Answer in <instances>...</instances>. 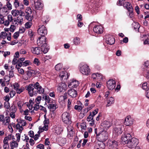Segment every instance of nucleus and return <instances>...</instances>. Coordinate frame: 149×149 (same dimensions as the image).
I'll return each instance as SVG.
<instances>
[{
	"mask_svg": "<svg viewBox=\"0 0 149 149\" xmlns=\"http://www.w3.org/2000/svg\"><path fill=\"white\" fill-rule=\"evenodd\" d=\"M37 41L38 45L41 47L43 53L44 54L47 53L49 50V49L47 47L46 37L44 36L40 37Z\"/></svg>",
	"mask_w": 149,
	"mask_h": 149,
	"instance_id": "f257e3e1",
	"label": "nucleus"
},
{
	"mask_svg": "<svg viewBox=\"0 0 149 149\" xmlns=\"http://www.w3.org/2000/svg\"><path fill=\"white\" fill-rule=\"evenodd\" d=\"M80 71L84 75L88 76L90 74L91 70L89 66L86 64L81 65L80 67Z\"/></svg>",
	"mask_w": 149,
	"mask_h": 149,
	"instance_id": "f03ea898",
	"label": "nucleus"
},
{
	"mask_svg": "<svg viewBox=\"0 0 149 149\" xmlns=\"http://www.w3.org/2000/svg\"><path fill=\"white\" fill-rule=\"evenodd\" d=\"M61 118L65 124H69L71 122L70 115L69 113L65 112L62 113Z\"/></svg>",
	"mask_w": 149,
	"mask_h": 149,
	"instance_id": "7ed1b4c3",
	"label": "nucleus"
},
{
	"mask_svg": "<svg viewBox=\"0 0 149 149\" xmlns=\"http://www.w3.org/2000/svg\"><path fill=\"white\" fill-rule=\"evenodd\" d=\"M124 126L122 124L116 125L114 127L113 133L116 135L121 134L123 132L122 129Z\"/></svg>",
	"mask_w": 149,
	"mask_h": 149,
	"instance_id": "20e7f679",
	"label": "nucleus"
},
{
	"mask_svg": "<svg viewBox=\"0 0 149 149\" xmlns=\"http://www.w3.org/2000/svg\"><path fill=\"white\" fill-rule=\"evenodd\" d=\"M137 139L135 138H131L127 143V146L129 148H132L136 146L138 143Z\"/></svg>",
	"mask_w": 149,
	"mask_h": 149,
	"instance_id": "39448f33",
	"label": "nucleus"
},
{
	"mask_svg": "<svg viewBox=\"0 0 149 149\" xmlns=\"http://www.w3.org/2000/svg\"><path fill=\"white\" fill-rule=\"evenodd\" d=\"M108 135V133L105 130L102 131L97 135L99 136V141L101 142L105 141L107 139Z\"/></svg>",
	"mask_w": 149,
	"mask_h": 149,
	"instance_id": "423d86ee",
	"label": "nucleus"
},
{
	"mask_svg": "<svg viewBox=\"0 0 149 149\" xmlns=\"http://www.w3.org/2000/svg\"><path fill=\"white\" fill-rule=\"evenodd\" d=\"M26 124V123L25 120L20 119L16 126V129L20 133H21L23 129L22 126H25Z\"/></svg>",
	"mask_w": 149,
	"mask_h": 149,
	"instance_id": "0eeeda50",
	"label": "nucleus"
},
{
	"mask_svg": "<svg viewBox=\"0 0 149 149\" xmlns=\"http://www.w3.org/2000/svg\"><path fill=\"white\" fill-rule=\"evenodd\" d=\"M35 88V84L34 85L32 84H29L28 86H26V88L28 91L30 96L31 97L34 95Z\"/></svg>",
	"mask_w": 149,
	"mask_h": 149,
	"instance_id": "6e6552de",
	"label": "nucleus"
},
{
	"mask_svg": "<svg viewBox=\"0 0 149 149\" xmlns=\"http://www.w3.org/2000/svg\"><path fill=\"white\" fill-rule=\"evenodd\" d=\"M35 87L36 88L35 89L34 95H36L38 93L39 94H41L44 93V88L40 85L38 82H36L35 83Z\"/></svg>",
	"mask_w": 149,
	"mask_h": 149,
	"instance_id": "1a4fd4ad",
	"label": "nucleus"
},
{
	"mask_svg": "<svg viewBox=\"0 0 149 149\" xmlns=\"http://www.w3.org/2000/svg\"><path fill=\"white\" fill-rule=\"evenodd\" d=\"M116 86L115 81L113 79H109L107 82V86L110 90L114 89Z\"/></svg>",
	"mask_w": 149,
	"mask_h": 149,
	"instance_id": "9d476101",
	"label": "nucleus"
},
{
	"mask_svg": "<svg viewBox=\"0 0 149 149\" xmlns=\"http://www.w3.org/2000/svg\"><path fill=\"white\" fill-rule=\"evenodd\" d=\"M38 30V33L40 36H44L47 33V31L46 27L43 25L40 26Z\"/></svg>",
	"mask_w": 149,
	"mask_h": 149,
	"instance_id": "9b49d317",
	"label": "nucleus"
},
{
	"mask_svg": "<svg viewBox=\"0 0 149 149\" xmlns=\"http://www.w3.org/2000/svg\"><path fill=\"white\" fill-rule=\"evenodd\" d=\"M123 6L126 8L128 11L129 12L130 15L131 16L130 17H132L133 16V9L130 3L128 2H124L123 4Z\"/></svg>",
	"mask_w": 149,
	"mask_h": 149,
	"instance_id": "f8f14e48",
	"label": "nucleus"
},
{
	"mask_svg": "<svg viewBox=\"0 0 149 149\" xmlns=\"http://www.w3.org/2000/svg\"><path fill=\"white\" fill-rule=\"evenodd\" d=\"M131 135L130 134H125L122 136V143L124 144H127L129 140L131 139Z\"/></svg>",
	"mask_w": 149,
	"mask_h": 149,
	"instance_id": "ddd939ff",
	"label": "nucleus"
},
{
	"mask_svg": "<svg viewBox=\"0 0 149 149\" xmlns=\"http://www.w3.org/2000/svg\"><path fill=\"white\" fill-rule=\"evenodd\" d=\"M67 89V85L64 83H61L57 86V90L59 93L63 92Z\"/></svg>",
	"mask_w": 149,
	"mask_h": 149,
	"instance_id": "4468645a",
	"label": "nucleus"
},
{
	"mask_svg": "<svg viewBox=\"0 0 149 149\" xmlns=\"http://www.w3.org/2000/svg\"><path fill=\"white\" fill-rule=\"evenodd\" d=\"M34 7L36 10L41 9L43 7V4L41 0H34Z\"/></svg>",
	"mask_w": 149,
	"mask_h": 149,
	"instance_id": "2eb2a0df",
	"label": "nucleus"
},
{
	"mask_svg": "<svg viewBox=\"0 0 149 149\" xmlns=\"http://www.w3.org/2000/svg\"><path fill=\"white\" fill-rule=\"evenodd\" d=\"M13 6L16 9L19 8L20 10H22L24 8L23 4L20 3L18 0H15L13 2Z\"/></svg>",
	"mask_w": 149,
	"mask_h": 149,
	"instance_id": "dca6fc26",
	"label": "nucleus"
},
{
	"mask_svg": "<svg viewBox=\"0 0 149 149\" xmlns=\"http://www.w3.org/2000/svg\"><path fill=\"white\" fill-rule=\"evenodd\" d=\"M112 123L110 121L105 120L101 124L102 128L104 130H107L112 125Z\"/></svg>",
	"mask_w": 149,
	"mask_h": 149,
	"instance_id": "f3484780",
	"label": "nucleus"
},
{
	"mask_svg": "<svg viewBox=\"0 0 149 149\" xmlns=\"http://www.w3.org/2000/svg\"><path fill=\"white\" fill-rule=\"evenodd\" d=\"M31 51L34 54L39 55L42 53V51L40 47H33L31 48Z\"/></svg>",
	"mask_w": 149,
	"mask_h": 149,
	"instance_id": "a211bd4d",
	"label": "nucleus"
},
{
	"mask_svg": "<svg viewBox=\"0 0 149 149\" xmlns=\"http://www.w3.org/2000/svg\"><path fill=\"white\" fill-rule=\"evenodd\" d=\"M133 121V119L131 118V116H128L125 119L124 124L126 126H129L132 124Z\"/></svg>",
	"mask_w": 149,
	"mask_h": 149,
	"instance_id": "6ab92c4d",
	"label": "nucleus"
},
{
	"mask_svg": "<svg viewBox=\"0 0 149 149\" xmlns=\"http://www.w3.org/2000/svg\"><path fill=\"white\" fill-rule=\"evenodd\" d=\"M93 30L94 32L97 34H100L103 32V28L101 25H97L94 27Z\"/></svg>",
	"mask_w": 149,
	"mask_h": 149,
	"instance_id": "aec40b11",
	"label": "nucleus"
},
{
	"mask_svg": "<svg viewBox=\"0 0 149 149\" xmlns=\"http://www.w3.org/2000/svg\"><path fill=\"white\" fill-rule=\"evenodd\" d=\"M79 85L78 81L72 79L69 81L68 86L70 88H74L76 87Z\"/></svg>",
	"mask_w": 149,
	"mask_h": 149,
	"instance_id": "412c9836",
	"label": "nucleus"
},
{
	"mask_svg": "<svg viewBox=\"0 0 149 149\" xmlns=\"http://www.w3.org/2000/svg\"><path fill=\"white\" fill-rule=\"evenodd\" d=\"M69 76V74H68L65 72H60L59 74V76L61 77V79L63 80V81H64L65 80L67 79H68Z\"/></svg>",
	"mask_w": 149,
	"mask_h": 149,
	"instance_id": "4be33fe9",
	"label": "nucleus"
},
{
	"mask_svg": "<svg viewBox=\"0 0 149 149\" xmlns=\"http://www.w3.org/2000/svg\"><path fill=\"white\" fill-rule=\"evenodd\" d=\"M106 42L110 45L113 44L115 42L114 38L112 36H109L106 38Z\"/></svg>",
	"mask_w": 149,
	"mask_h": 149,
	"instance_id": "5701e85b",
	"label": "nucleus"
},
{
	"mask_svg": "<svg viewBox=\"0 0 149 149\" xmlns=\"http://www.w3.org/2000/svg\"><path fill=\"white\" fill-rule=\"evenodd\" d=\"M50 103L47 105L48 108L50 111H54L57 108L56 104L53 102Z\"/></svg>",
	"mask_w": 149,
	"mask_h": 149,
	"instance_id": "b1692460",
	"label": "nucleus"
},
{
	"mask_svg": "<svg viewBox=\"0 0 149 149\" xmlns=\"http://www.w3.org/2000/svg\"><path fill=\"white\" fill-rule=\"evenodd\" d=\"M68 93L71 97H76L77 93L76 90L71 89L68 91Z\"/></svg>",
	"mask_w": 149,
	"mask_h": 149,
	"instance_id": "393cba45",
	"label": "nucleus"
},
{
	"mask_svg": "<svg viewBox=\"0 0 149 149\" xmlns=\"http://www.w3.org/2000/svg\"><path fill=\"white\" fill-rule=\"evenodd\" d=\"M8 10L6 7L3 6L0 10V14H2L4 16H6L8 13Z\"/></svg>",
	"mask_w": 149,
	"mask_h": 149,
	"instance_id": "a878e982",
	"label": "nucleus"
},
{
	"mask_svg": "<svg viewBox=\"0 0 149 149\" xmlns=\"http://www.w3.org/2000/svg\"><path fill=\"white\" fill-rule=\"evenodd\" d=\"M13 16L11 15H8L7 16V19L5 21V26H8L9 25L10 22H13Z\"/></svg>",
	"mask_w": 149,
	"mask_h": 149,
	"instance_id": "bb28decb",
	"label": "nucleus"
},
{
	"mask_svg": "<svg viewBox=\"0 0 149 149\" xmlns=\"http://www.w3.org/2000/svg\"><path fill=\"white\" fill-rule=\"evenodd\" d=\"M10 122V117L9 116L6 117L3 119V121L2 123V125H7L9 124Z\"/></svg>",
	"mask_w": 149,
	"mask_h": 149,
	"instance_id": "cd10ccee",
	"label": "nucleus"
},
{
	"mask_svg": "<svg viewBox=\"0 0 149 149\" xmlns=\"http://www.w3.org/2000/svg\"><path fill=\"white\" fill-rule=\"evenodd\" d=\"M14 76L13 72L12 71H9V76L8 75H6L4 78L5 81L6 80V78H8V79H7V81H6L7 82H8L10 80V79L11 78H12Z\"/></svg>",
	"mask_w": 149,
	"mask_h": 149,
	"instance_id": "c85d7f7f",
	"label": "nucleus"
},
{
	"mask_svg": "<svg viewBox=\"0 0 149 149\" xmlns=\"http://www.w3.org/2000/svg\"><path fill=\"white\" fill-rule=\"evenodd\" d=\"M107 106L109 107L112 104L114 103V100L112 97H110L107 100Z\"/></svg>",
	"mask_w": 149,
	"mask_h": 149,
	"instance_id": "c756f323",
	"label": "nucleus"
},
{
	"mask_svg": "<svg viewBox=\"0 0 149 149\" xmlns=\"http://www.w3.org/2000/svg\"><path fill=\"white\" fill-rule=\"evenodd\" d=\"M73 41L74 44L76 45H79L80 43V39L78 37H75L74 38Z\"/></svg>",
	"mask_w": 149,
	"mask_h": 149,
	"instance_id": "7c9ffc66",
	"label": "nucleus"
},
{
	"mask_svg": "<svg viewBox=\"0 0 149 149\" xmlns=\"http://www.w3.org/2000/svg\"><path fill=\"white\" fill-rule=\"evenodd\" d=\"M11 13L14 17L17 16L19 15V10L17 9L13 10L11 11Z\"/></svg>",
	"mask_w": 149,
	"mask_h": 149,
	"instance_id": "2f4dec72",
	"label": "nucleus"
},
{
	"mask_svg": "<svg viewBox=\"0 0 149 149\" xmlns=\"http://www.w3.org/2000/svg\"><path fill=\"white\" fill-rule=\"evenodd\" d=\"M18 145V143L15 141L10 143V146L12 149H13L14 148L17 147Z\"/></svg>",
	"mask_w": 149,
	"mask_h": 149,
	"instance_id": "473e14b6",
	"label": "nucleus"
},
{
	"mask_svg": "<svg viewBox=\"0 0 149 149\" xmlns=\"http://www.w3.org/2000/svg\"><path fill=\"white\" fill-rule=\"evenodd\" d=\"M42 98L45 100L46 102L48 103H51V99L48 96L45 95Z\"/></svg>",
	"mask_w": 149,
	"mask_h": 149,
	"instance_id": "72a5a7b5",
	"label": "nucleus"
},
{
	"mask_svg": "<svg viewBox=\"0 0 149 149\" xmlns=\"http://www.w3.org/2000/svg\"><path fill=\"white\" fill-rule=\"evenodd\" d=\"M4 16L2 14H0V24H3L5 26V23Z\"/></svg>",
	"mask_w": 149,
	"mask_h": 149,
	"instance_id": "f704fd0d",
	"label": "nucleus"
},
{
	"mask_svg": "<svg viewBox=\"0 0 149 149\" xmlns=\"http://www.w3.org/2000/svg\"><path fill=\"white\" fill-rule=\"evenodd\" d=\"M16 18L19 24L21 25L23 23V18H22V17L18 16Z\"/></svg>",
	"mask_w": 149,
	"mask_h": 149,
	"instance_id": "c9c22d12",
	"label": "nucleus"
},
{
	"mask_svg": "<svg viewBox=\"0 0 149 149\" xmlns=\"http://www.w3.org/2000/svg\"><path fill=\"white\" fill-rule=\"evenodd\" d=\"M63 67L62 64L61 63H59L56 65L55 66V69L57 71H59L61 70Z\"/></svg>",
	"mask_w": 149,
	"mask_h": 149,
	"instance_id": "e433bc0d",
	"label": "nucleus"
},
{
	"mask_svg": "<svg viewBox=\"0 0 149 149\" xmlns=\"http://www.w3.org/2000/svg\"><path fill=\"white\" fill-rule=\"evenodd\" d=\"M8 33H7L6 32L4 31H2L0 33V36L1 38L3 39H5Z\"/></svg>",
	"mask_w": 149,
	"mask_h": 149,
	"instance_id": "4c0bfd02",
	"label": "nucleus"
},
{
	"mask_svg": "<svg viewBox=\"0 0 149 149\" xmlns=\"http://www.w3.org/2000/svg\"><path fill=\"white\" fill-rule=\"evenodd\" d=\"M99 148H97V149H104L105 148V145L103 142H101L98 144Z\"/></svg>",
	"mask_w": 149,
	"mask_h": 149,
	"instance_id": "58836bf2",
	"label": "nucleus"
},
{
	"mask_svg": "<svg viewBox=\"0 0 149 149\" xmlns=\"http://www.w3.org/2000/svg\"><path fill=\"white\" fill-rule=\"evenodd\" d=\"M32 12L31 8L29 7H27L25 10V13L28 14H31Z\"/></svg>",
	"mask_w": 149,
	"mask_h": 149,
	"instance_id": "ea45409f",
	"label": "nucleus"
},
{
	"mask_svg": "<svg viewBox=\"0 0 149 149\" xmlns=\"http://www.w3.org/2000/svg\"><path fill=\"white\" fill-rule=\"evenodd\" d=\"M33 63L38 66H39L41 63L39 60L37 58H35L34 59Z\"/></svg>",
	"mask_w": 149,
	"mask_h": 149,
	"instance_id": "a19ab883",
	"label": "nucleus"
},
{
	"mask_svg": "<svg viewBox=\"0 0 149 149\" xmlns=\"http://www.w3.org/2000/svg\"><path fill=\"white\" fill-rule=\"evenodd\" d=\"M22 139L24 141H26V142H28L29 140V138L26 134H24L23 136H22Z\"/></svg>",
	"mask_w": 149,
	"mask_h": 149,
	"instance_id": "79ce46f5",
	"label": "nucleus"
},
{
	"mask_svg": "<svg viewBox=\"0 0 149 149\" xmlns=\"http://www.w3.org/2000/svg\"><path fill=\"white\" fill-rule=\"evenodd\" d=\"M80 126L82 129L85 130L86 127V123L84 122H82L80 124Z\"/></svg>",
	"mask_w": 149,
	"mask_h": 149,
	"instance_id": "37998d69",
	"label": "nucleus"
},
{
	"mask_svg": "<svg viewBox=\"0 0 149 149\" xmlns=\"http://www.w3.org/2000/svg\"><path fill=\"white\" fill-rule=\"evenodd\" d=\"M96 79L99 81H101L102 80V76L101 73H97Z\"/></svg>",
	"mask_w": 149,
	"mask_h": 149,
	"instance_id": "c03bdc74",
	"label": "nucleus"
},
{
	"mask_svg": "<svg viewBox=\"0 0 149 149\" xmlns=\"http://www.w3.org/2000/svg\"><path fill=\"white\" fill-rule=\"evenodd\" d=\"M142 87L143 89L146 90V91L149 88H148V86H147L146 83H143L142 85Z\"/></svg>",
	"mask_w": 149,
	"mask_h": 149,
	"instance_id": "a18cd8bd",
	"label": "nucleus"
},
{
	"mask_svg": "<svg viewBox=\"0 0 149 149\" xmlns=\"http://www.w3.org/2000/svg\"><path fill=\"white\" fill-rule=\"evenodd\" d=\"M32 25L31 22H26L25 24V27L27 29L30 28Z\"/></svg>",
	"mask_w": 149,
	"mask_h": 149,
	"instance_id": "49530a36",
	"label": "nucleus"
},
{
	"mask_svg": "<svg viewBox=\"0 0 149 149\" xmlns=\"http://www.w3.org/2000/svg\"><path fill=\"white\" fill-rule=\"evenodd\" d=\"M7 6L8 9L9 10H11L12 9V5L9 2V1H8L6 3V5Z\"/></svg>",
	"mask_w": 149,
	"mask_h": 149,
	"instance_id": "de8ad7c7",
	"label": "nucleus"
},
{
	"mask_svg": "<svg viewBox=\"0 0 149 149\" xmlns=\"http://www.w3.org/2000/svg\"><path fill=\"white\" fill-rule=\"evenodd\" d=\"M25 18L27 20L29 21H31L32 19V18L31 14H27L25 16Z\"/></svg>",
	"mask_w": 149,
	"mask_h": 149,
	"instance_id": "09e8293b",
	"label": "nucleus"
},
{
	"mask_svg": "<svg viewBox=\"0 0 149 149\" xmlns=\"http://www.w3.org/2000/svg\"><path fill=\"white\" fill-rule=\"evenodd\" d=\"M111 145L113 148H116L118 146L117 142L114 141H113L111 142Z\"/></svg>",
	"mask_w": 149,
	"mask_h": 149,
	"instance_id": "8fccbe9b",
	"label": "nucleus"
},
{
	"mask_svg": "<svg viewBox=\"0 0 149 149\" xmlns=\"http://www.w3.org/2000/svg\"><path fill=\"white\" fill-rule=\"evenodd\" d=\"M74 109L76 110H78V111H80L82 109V106L78 105H76L74 107Z\"/></svg>",
	"mask_w": 149,
	"mask_h": 149,
	"instance_id": "3c124183",
	"label": "nucleus"
},
{
	"mask_svg": "<svg viewBox=\"0 0 149 149\" xmlns=\"http://www.w3.org/2000/svg\"><path fill=\"white\" fill-rule=\"evenodd\" d=\"M31 63L29 61H26L23 63V66H26L30 65Z\"/></svg>",
	"mask_w": 149,
	"mask_h": 149,
	"instance_id": "603ef678",
	"label": "nucleus"
},
{
	"mask_svg": "<svg viewBox=\"0 0 149 149\" xmlns=\"http://www.w3.org/2000/svg\"><path fill=\"white\" fill-rule=\"evenodd\" d=\"M24 90V88H23L21 87L20 88H19L17 90H16L17 93L19 94L21 92H22Z\"/></svg>",
	"mask_w": 149,
	"mask_h": 149,
	"instance_id": "864d4df0",
	"label": "nucleus"
},
{
	"mask_svg": "<svg viewBox=\"0 0 149 149\" xmlns=\"http://www.w3.org/2000/svg\"><path fill=\"white\" fill-rule=\"evenodd\" d=\"M41 97L40 96H38L36 99L35 102L37 104L40 103L41 100Z\"/></svg>",
	"mask_w": 149,
	"mask_h": 149,
	"instance_id": "5fc2aeb1",
	"label": "nucleus"
},
{
	"mask_svg": "<svg viewBox=\"0 0 149 149\" xmlns=\"http://www.w3.org/2000/svg\"><path fill=\"white\" fill-rule=\"evenodd\" d=\"M94 116L91 115L90 113L89 116L87 118V120L88 121H91L93 120V118Z\"/></svg>",
	"mask_w": 149,
	"mask_h": 149,
	"instance_id": "6e6d98bb",
	"label": "nucleus"
},
{
	"mask_svg": "<svg viewBox=\"0 0 149 149\" xmlns=\"http://www.w3.org/2000/svg\"><path fill=\"white\" fill-rule=\"evenodd\" d=\"M9 28L10 29V31L11 32H13L14 31L16 27L15 25L13 24L11 25Z\"/></svg>",
	"mask_w": 149,
	"mask_h": 149,
	"instance_id": "4d7b16f0",
	"label": "nucleus"
},
{
	"mask_svg": "<svg viewBox=\"0 0 149 149\" xmlns=\"http://www.w3.org/2000/svg\"><path fill=\"white\" fill-rule=\"evenodd\" d=\"M39 70L42 71L44 72L45 70V67L44 65H41L39 67Z\"/></svg>",
	"mask_w": 149,
	"mask_h": 149,
	"instance_id": "13d9d810",
	"label": "nucleus"
},
{
	"mask_svg": "<svg viewBox=\"0 0 149 149\" xmlns=\"http://www.w3.org/2000/svg\"><path fill=\"white\" fill-rule=\"evenodd\" d=\"M17 111V108L15 106H12L10 107V111L11 112H15Z\"/></svg>",
	"mask_w": 149,
	"mask_h": 149,
	"instance_id": "bf43d9fd",
	"label": "nucleus"
},
{
	"mask_svg": "<svg viewBox=\"0 0 149 149\" xmlns=\"http://www.w3.org/2000/svg\"><path fill=\"white\" fill-rule=\"evenodd\" d=\"M98 109H95L94 111H93L92 112L90 113V114L91 115H92L93 116H94L97 114L98 112Z\"/></svg>",
	"mask_w": 149,
	"mask_h": 149,
	"instance_id": "052dcab7",
	"label": "nucleus"
},
{
	"mask_svg": "<svg viewBox=\"0 0 149 149\" xmlns=\"http://www.w3.org/2000/svg\"><path fill=\"white\" fill-rule=\"evenodd\" d=\"M12 22L13 24L15 26H17L19 24L18 23L17 21L16 18H14Z\"/></svg>",
	"mask_w": 149,
	"mask_h": 149,
	"instance_id": "680f3d73",
	"label": "nucleus"
},
{
	"mask_svg": "<svg viewBox=\"0 0 149 149\" xmlns=\"http://www.w3.org/2000/svg\"><path fill=\"white\" fill-rule=\"evenodd\" d=\"M67 107L68 110L70 109L71 107V101L69 99L68 101Z\"/></svg>",
	"mask_w": 149,
	"mask_h": 149,
	"instance_id": "e2e57ef3",
	"label": "nucleus"
},
{
	"mask_svg": "<svg viewBox=\"0 0 149 149\" xmlns=\"http://www.w3.org/2000/svg\"><path fill=\"white\" fill-rule=\"evenodd\" d=\"M125 1V0H120L117 2V4L118 6H120L122 5H123V4Z\"/></svg>",
	"mask_w": 149,
	"mask_h": 149,
	"instance_id": "0e129e2a",
	"label": "nucleus"
},
{
	"mask_svg": "<svg viewBox=\"0 0 149 149\" xmlns=\"http://www.w3.org/2000/svg\"><path fill=\"white\" fill-rule=\"evenodd\" d=\"M5 107L7 109H8L10 107V104L8 102H5L4 104Z\"/></svg>",
	"mask_w": 149,
	"mask_h": 149,
	"instance_id": "69168bd1",
	"label": "nucleus"
},
{
	"mask_svg": "<svg viewBox=\"0 0 149 149\" xmlns=\"http://www.w3.org/2000/svg\"><path fill=\"white\" fill-rule=\"evenodd\" d=\"M144 65L145 68H147L146 70H148L149 69V61H146L144 64Z\"/></svg>",
	"mask_w": 149,
	"mask_h": 149,
	"instance_id": "338daca9",
	"label": "nucleus"
},
{
	"mask_svg": "<svg viewBox=\"0 0 149 149\" xmlns=\"http://www.w3.org/2000/svg\"><path fill=\"white\" fill-rule=\"evenodd\" d=\"M146 77L149 79V69L146 70V72L145 73Z\"/></svg>",
	"mask_w": 149,
	"mask_h": 149,
	"instance_id": "774afa93",
	"label": "nucleus"
}]
</instances>
